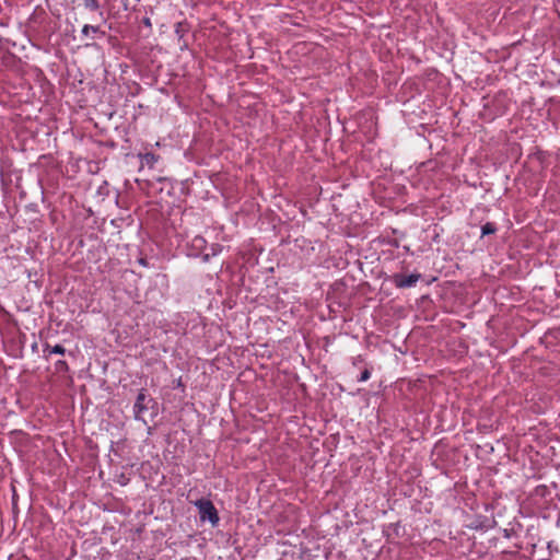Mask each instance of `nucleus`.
<instances>
[{"label": "nucleus", "mask_w": 560, "mask_h": 560, "mask_svg": "<svg viewBox=\"0 0 560 560\" xmlns=\"http://www.w3.org/2000/svg\"><path fill=\"white\" fill-rule=\"evenodd\" d=\"M195 505L198 508L200 520L209 521L212 526L218 525L220 518L218 515V511L213 503L207 499H200L195 502Z\"/></svg>", "instance_id": "f257e3e1"}, {"label": "nucleus", "mask_w": 560, "mask_h": 560, "mask_svg": "<svg viewBox=\"0 0 560 560\" xmlns=\"http://www.w3.org/2000/svg\"><path fill=\"white\" fill-rule=\"evenodd\" d=\"M154 405V399L147 394L145 389H141L133 405L135 419L144 421L143 413L148 411L150 408H152Z\"/></svg>", "instance_id": "f03ea898"}, {"label": "nucleus", "mask_w": 560, "mask_h": 560, "mask_svg": "<svg viewBox=\"0 0 560 560\" xmlns=\"http://www.w3.org/2000/svg\"><path fill=\"white\" fill-rule=\"evenodd\" d=\"M420 278L421 275L418 272L411 275L395 273L392 277V281L396 288L404 289L415 287Z\"/></svg>", "instance_id": "7ed1b4c3"}, {"label": "nucleus", "mask_w": 560, "mask_h": 560, "mask_svg": "<svg viewBox=\"0 0 560 560\" xmlns=\"http://www.w3.org/2000/svg\"><path fill=\"white\" fill-rule=\"evenodd\" d=\"M139 158L141 160L142 166L147 165L150 168H152L155 165V163H158L160 161V155L152 153V152H147L143 154L140 153Z\"/></svg>", "instance_id": "20e7f679"}, {"label": "nucleus", "mask_w": 560, "mask_h": 560, "mask_svg": "<svg viewBox=\"0 0 560 560\" xmlns=\"http://www.w3.org/2000/svg\"><path fill=\"white\" fill-rule=\"evenodd\" d=\"M48 352V354H65L66 353V349L65 347H62L61 345H56L54 347L49 346L48 343H46L44 346V353Z\"/></svg>", "instance_id": "39448f33"}, {"label": "nucleus", "mask_w": 560, "mask_h": 560, "mask_svg": "<svg viewBox=\"0 0 560 560\" xmlns=\"http://www.w3.org/2000/svg\"><path fill=\"white\" fill-rule=\"evenodd\" d=\"M55 370L58 373H66L69 371V365L65 360H59L55 363Z\"/></svg>", "instance_id": "423d86ee"}, {"label": "nucleus", "mask_w": 560, "mask_h": 560, "mask_svg": "<svg viewBox=\"0 0 560 560\" xmlns=\"http://www.w3.org/2000/svg\"><path fill=\"white\" fill-rule=\"evenodd\" d=\"M497 231V228L493 223L491 222H487L485 225H482L481 228V233L482 235H489V234H493L495 233Z\"/></svg>", "instance_id": "0eeeda50"}, {"label": "nucleus", "mask_w": 560, "mask_h": 560, "mask_svg": "<svg viewBox=\"0 0 560 560\" xmlns=\"http://www.w3.org/2000/svg\"><path fill=\"white\" fill-rule=\"evenodd\" d=\"M83 4L86 9L91 11H96L100 9L98 0H82Z\"/></svg>", "instance_id": "6e6552de"}, {"label": "nucleus", "mask_w": 560, "mask_h": 560, "mask_svg": "<svg viewBox=\"0 0 560 560\" xmlns=\"http://www.w3.org/2000/svg\"><path fill=\"white\" fill-rule=\"evenodd\" d=\"M100 31V27L98 26H93V25H89V24H85L83 27H82V34L84 36H89L90 33H97Z\"/></svg>", "instance_id": "1a4fd4ad"}, {"label": "nucleus", "mask_w": 560, "mask_h": 560, "mask_svg": "<svg viewBox=\"0 0 560 560\" xmlns=\"http://www.w3.org/2000/svg\"><path fill=\"white\" fill-rule=\"evenodd\" d=\"M371 377V372L365 369L364 371H362L360 377L358 378L359 382H366L369 378Z\"/></svg>", "instance_id": "9d476101"}, {"label": "nucleus", "mask_w": 560, "mask_h": 560, "mask_svg": "<svg viewBox=\"0 0 560 560\" xmlns=\"http://www.w3.org/2000/svg\"><path fill=\"white\" fill-rule=\"evenodd\" d=\"M206 243L205 238L201 236H197L194 240V246L201 247Z\"/></svg>", "instance_id": "9b49d317"}]
</instances>
